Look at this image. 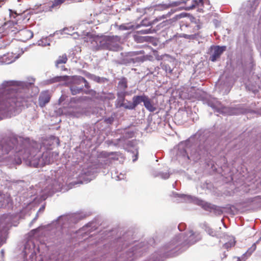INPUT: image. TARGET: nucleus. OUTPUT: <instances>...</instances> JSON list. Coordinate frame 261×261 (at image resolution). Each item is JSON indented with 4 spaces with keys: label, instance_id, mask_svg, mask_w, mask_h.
Segmentation results:
<instances>
[{
    "label": "nucleus",
    "instance_id": "obj_13",
    "mask_svg": "<svg viewBox=\"0 0 261 261\" xmlns=\"http://www.w3.org/2000/svg\"><path fill=\"white\" fill-rule=\"evenodd\" d=\"M225 46L220 47L219 46H214L211 49V55L210 60L213 61H216L218 59L223 52L225 50Z\"/></svg>",
    "mask_w": 261,
    "mask_h": 261
},
{
    "label": "nucleus",
    "instance_id": "obj_22",
    "mask_svg": "<svg viewBox=\"0 0 261 261\" xmlns=\"http://www.w3.org/2000/svg\"><path fill=\"white\" fill-rule=\"evenodd\" d=\"M127 87V81L126 79L123 78L119 82L118 88L120 91H125Z\"/></svg>",
    "mask_w": 261,
    "mask_h": 261
},
{
    "label": "nucleus",
    "instance_id": "obj_25",
    "mask_svg": "<svg viewBox=\"0 0 261 261\" xmlns=\"http://www.w3.org/2000/svg\"><path fill=\"white\" fill-rule=\"evenodd\" d=\"M2 198V195H0V202L2 203L0 205L3 206L4 205L5 203H8L9 204L11 202V198L10 197V195L6 194L4 195V196L3 197V200L2 201L1 200V198Z\"/></svg>",
    "mask_w": 261,
    "mask_h": 261
},
{
    "label": "nucleus",
    "instance_id": "obj_8",
    "mask_svg": "<svg viewBox=\"0 0 261 261\" xmlns=\"http://www.w3.org/2000/svg\"><path fill=\"white\" fill-rule=\"evenodd\" d=\"M107 41H106L105 49L112 50L114 51L118 50L120 48V38L118 36H106Z\"/></svg>",
    "mask_w": 261,
    "mask_h": 261
},
{
    "label": "nucleus",
    "instance_id": "obj_2",
    "mask_svg": "<svg viewBox=\"0 0 261 261\" xmlns=\"http://www.w3.org/2000/svg\"><path fill=\"white\" fill-rule=\"evenodd\" d=\"M25 90L23 82L5 81L0 85V116H10L19 111L25 101L23 96Z\"/></svg>",
    "mask_w": 261,
    "mask_h": 261
},
{
    "label": "nucleus",
    "instance_id": "obj_47",
    "mask_svg": "<svg viewBox=\"0 0 261 261\" xmlns=\"http://www.w3.org/2000/svg\"><path fill=\"white\" fill-rule=\"evenodd\" d=\"M141 25H150V23L149 22L148 24H146L145 23V21L143 20L142 21V22H141Z\"/></svg>",
    "mask_w": 261,
    "mask_h": 261
},
{
    "label": "nucleus",
    "instance_id": "obj_44",
    "mask_svg": "<svg viewBox=\"0 0 261 261\" xmlns=\"http://www.w3.org/2000/svg\"><path fill=\"white\" fill-rule=\"evenodd\" d=\"M137 251H138V247H135L133 249V253L132 255H135L136 254H137Z\"/></svg>",
    "mask_w": 261,
    "mask_h": 261
},
{
    "label": "nucleus",
    "instance_id": "obj_54",
    "mask_svg": "<svg viewBox=\"0 0 261 261\" xmlns=\"http://www.w3.org/2000/svg\"><path fill=\"white\" fill-rule=\"evenodd\" d=\"M260 239H261V238L259 239V240L258 241H259Z\"/></svg>",
    "mask_w": 261,
    "mask_h": 261
},
{
    "label": "nucleus",
    "instance_id": "obj_19",
    "mask_svg": "<svg viewBox=\"0 0 261 261\" xmlns=\"http://www.w3.org/2000/svg\"><path fill=\"white\" fill-rule=\"evenodd\" d=\"M147 97V96L145 95L134 96L133 97V102L135 108L141 102H143L144 103Z\"/></svg>",
    "mask_w": 261,
    "mask_h": 261
},
{
    "label": "nucleus",
    "instance_id": "obj_52",
    "mask_svg": "<svg viewBox=\"0 0 261 261\" xmlns=\"http://www.w3.org/2000/svg\"><path fill=\"white\" fill-rule=\"evenodd\" d=\"M123 140V138L119 139V141L120 142V141H121V140Z\"/></svg>",
    "mask_w": 261,
    "mask_h": 261
},
{
    "label": "nucleus",
    "instance_id": "obj_32",
    "mask_svg": "<svg viewBox=\"0 0 261 261\" xmlns=\"http://www.w3.org/2000/svg\"><path fill=\"white\" fill-rule=\"evenodd\" d=\"M67 77V76H57L55 78L53 79L50 80V83L57 82L58 81H60V80H65L66 79Z\"/></svg>",
    "mask_w": 261,
    "mask_h": 261
},
{
    "label": "nucleus",
    "instance_id": "obj_3",
    "mask_svg": "<svg viewBox=\"0 0 261 261\" xmlns=\"http://www.w3.org/2000/svg\"><path fill=\"white\" fill-rule=\"evenodd\" d=\"M201 236L198 232H193L192 231H190L186 236L184 237L182 233L179 234L176 236L173 240H172L169 244L166 246V250L168 252H171V254H174L176 252L177 248L179 245H191L198 241L201 239Z\"/></svg>",
    "mask_w": 261,
    "mask_h": 261
},
{
    "label": "nucleus",
    "instance_id": "obj_20",
    "mask_svg": "<svg viewBox=\"0 0 261 261\" xmlns=\"http://www.w3.org/2000/svg\"><path fill=\"white\" fill-rule=\"evenodd\" d=\"M144 106L145 108L150 112H153L156 109L148 96L146 97L144 102Z\"/></svg>",
    "mask_w": 261,
    "mask_h": 261
},
{
    "label": "nucleus",
    "instance_id": "obj_7",
    "mask_svg": "<svg viewBox=\"0 0 261 261\" xmlns=\"http://www.w3.org/2000/svg\"><path fill=\"white\" fill-rule=\"evenodd\" d=\"M59 113L70 116L74 117H79L82 114V111L80 108L74 107L72 105V101L68 104L67 107H64L63 108H60Z\"/></svg>",
    "mask_w": 261,
    "mask_h": 261
},
{
    "label": "nucleus",
    "instance_id": "obj_4",
    "mask_svg": "<svg viewBox=\"0 0 261 261\" xmlns=\"http://www.w3.org/2000/svg\"><path fill=\"white\" fill-rule=\"evenodd\" d=\"M85 42L88 43V46L93 50L105 49L107 38L105 36H96L91 33H86V35H82Z\"/></svg>",
    "mask_w": 261,
    "mask_h": 261
},
{
    "label": "nucleus",
    "instance_id": "obj_48",
    "mask_svg": "<svg viewBox=\"0 0 261 261\" xmlns=\"http://www.w3.org/2000/svg\"><path fill=\"white\" fill-rule=\"evenodd\" d=\"M137 154H138V153L136 154V155H135V158H134L133 159V162H135L136 161H137V160L138 159V157H137Z\"/></svg>",
    "mask_w": 261,
    "mask_h": 261
},
{
    "label": "nucleus",
    "instance_id": "obj_24",
    "mask_svg": "<svg viewBox=\"0 0 261 261\" xmlns=\"http://www.w3.org/2000/svg\"><path fill=\"white\" fill-rule=\"evenodd\" d=\"M67 61V56L66 55H63L60 56L56 62V65L58 68L60 67V65L65 63Z\"/></svg>",
    "mask_w": 261,
    "mask_h": 261
},
{
    "label": "nucleus",
    "instance_id": "obj_35",
    "mask_svg": "<svg viewBox=\"0 0 261 261\" xmlns=\"http://www.w3.org/2000/svg\"><path fill=\"white\" fill-rule=\"evenodd\" d=\"M205 230L208 233V234H210V236H212L213 237L217 236L216 233L215 231H214L212 228H211L208 227L206 228Z\"/></svg>",
    "mask_w": 261,
    "mask_h": 261
},
{
    "label": "nucleus",
    "instance_id": "obj_1",
    "mask_svg": "<svg viewBox=\"0 0 261 261\" xmlns=\"http://www.w3.org/2000/svg\"><path fill=\"white\" fill-rule=\"evenodd\" d=\"M27 141L15 135H10L0 143V162L20 164L21 159L26 160L30 166L35 167L43 166L56 161L59 156L57 151L46 150L41 154H35L38 150L25 148Z\"/></svg>",
    "mask_w": 261,
    "mask_h": 261
},
{
    "label": "nucleus",
    "instance_id": "obj_28",
    "mask_svg": "<svg viewBox=\"0 0 261 261\" xmlns=\"http://www.w3.org/2000/svg\"><path fill=\"white\" fill-rule=\"evenodd\" d=\"M104 155L107 158V159L105 161V164L106 165H109L111 163V160H115V159L111 156L113 154V152L111 153H107V152H104L103 153Z\"/></svg>",
    "mask_w": 261,
    "mask_h": 261
},
{
    "label": "nucleus",
    "instance_id": "obj_6",
    "mask_svg": "<svg viewBox=\"0 0 261 261\" xmlns=\"http://www.w3.org/2000/svg\"><path fill=\"white\" fill-rule=\"evenodd\" d=\"M80 219L79 215L76 214L62 216L58 218L56 222H53V225H57V228L63 229L65 228L68 223H75Z\"/></svg>",
    "mask_w": 261,
    "mask_h": 261
},
{
    "label": "nucleus",
    "instance_id": "obj_49",
    "mask_svg": "<svg viewBox=\"0 0 261 261\" xmlns=\"http://www.w3.org/2000/svg\"><path fill=\"white\" fill-rule=\"evenodd\" d=\"M183 226H184V224H180L178 226V228H179L180 231H181V227H182Z\"/></svg>",
    "mask_w": 261,
    "mask_h": 261
},
{
    "label": "nucleus",
    "instance_id": "obj_41",
    "mask_svg": "<svg viewBox=\"0 0 261 261\" xmlns=\"http://www.w3.org/2000/svg\"><path fill=\"white\" fill-rule=\"evenodd\" d=\"M10 218H11L10 215H7L6 217H5V218L4 219V221L8 224H10V223H11V222H10Z\"/></svg>",
    "mask_w": 261,
    "mask_h": 261
},
{
    "label": "nucleus",
    "instance_id": "obj_16",
    "mask_svg": "<svg viewBox=\"0 0 261 261\" xmlns=\"http://www.w3.org/2000/svg\"><path fill=\"white\" fill-rule=\"evenodd\" d=\"M19 58L18 56H13V53L8 54L7 55H4L1 59V63L2 64H9L14 62Z\"/></svg>",
    "mask_w": 261,
    "mask_h": 261
},
{
    "label": "nucleus",
    "instance_id": "obj_11",
    "mask_svg": "<svg viewBox=\"0 0 261 261\" xmlns=\"http://www.w3.org/2000/svg\"><path fill=\"white\" fill-rule=\"evenodd\" d=\"M186 143H180L177 146L174 148L172 152L173 154L176 153L177 157H182L184 159H189L186 149Z\"/></svg>",
    "mask_w": 261,
    "mask_h": 261
},
{
    "label": "nucleus",
    "instance_id": "obj_10",
    "mask_svg": "<svg viewBox=\"0 0 261 261\" xmlns=\"http://www.w3.org/2000/svg\"><path fill=\"white\" fill-rule=\"evenodd\" d=\"M180 197L183 199L184 201L185 202H191V201H195L197 204L201 205L204 209L206 210H208L209 208H211V204L206 203L201 200L197 199L195 197H191L190 195H180Z\"/></svg>",
    "mask_w": 261,
    "mask_h": 261
},
{
    "label": "nucleus",
    "instance_id": "obj_53",
    "mask_svg": "<svg viewBox=\"0 0 261 261\" xmlns=\"http://www.w3.org/2000/svg\"><path fill=\"white\" fill-rule=\"evenodd\" d=\"M259 113H260V114H261V109H260V111H259Z\"/></svg>",
    "mask_w": 261,
    "mask_h": 261
},
{
    "label": "nucleus",
    "instance_id": "obj_14",
    "mask_svg": "<svg viewBox=\"0 0 261 261\" xmlns=\"http://www.w3.org/2000/svg\"><path fill=\"white\" fill-rule=\"evenodd\" d=\"M50 94L48 91L42 92L39 97V106L42 108L44 107L50 101Z\"/></svg>",
    "mask_w": 261,
    "mask_h": 261
},
{
    "label": "nucleus",
    "instance_id": "obj_36",
    "mask_svg": "<svg viewBox=\"0 0 261 261\" xmlns=\"http://www.w3.org/2000/svg\"><path fill=\"white\" fill-rule=\"evenodd\" d=\"M77 79L80 82V83L84 84L85 86L86 87H88L87 82L84 78L81 76H79L77 77Z\"/></svg>",
    "mask_w": 261,
    "mask_h": 261
},
{
    "label": "nucleus",
    "instance_id": "obj_29",
    "mask_svg": "<svg viewBox=\"0 0 261 261\" xmlns=\"http://www.w3.org/2000/svg\"><path fill=\"white\" fill-rule=\"evenodd\" d=\"M235 244V241L233 237H230L228 242L224 244L223 247L226 249H228L232 246H233Z\"/></svg>",
    "mask_w": 261,
    "mask_h": 261
},
{
    "label": "nucleus",
    "instance_id": "obj_17",
    "mask_svg": "<svg viewBox=\"0 0 261 261\" xmlns=\"http://www.w3.org/2000/svg\"><path fill=\"white\" fill-rule=\"evenodd\" d=\"M126 92L125 91H119L117 93V99L115 102L116 108H119L122 107V105L125 102V97Z\"/></svg>",
    "mask_w": 261,
    "mask_h": 261
},
{
    "label": "nucleus",
    "instance_id": "obj_12",
    "mask_svg": "<svg viewBox=\"0 0 261 261\" xmlns=\"http://www.w3.org/2000/svg\"><path fill=\"white\" fill-rule=\"evenodd\" d=\"M142 52V51H140L128 53L126 57L128 62L135 63L143 62L144 60V57L138 56L139 54H143Z\"/></svg>",
    "mask_w": 261,
    "mask_h": 261
},
{
    "label": "nucleus",
    "instance_id": "obj_23",
    "mask_svg": "<svg viewBox=\"0 0 261 261\" xmlns=\"http://www.w3.org/2000/svg\"><path fill=\"white\" fill-rule=\"evenodd\" d=\"M249 6L250 7V10L249 11V15H252V13L256 9L258 6V0H251L249 2Z\"/></svg>",
    "mask_w": 261,
    "mask_h": 261
},
{
    "label": "nucleus",
    "instance_id": "obj_37",
    "mask_svg": "<svg viewBox=\"0 0 261 261\" xmlns=\"http://www.w3.org/2000/svg\"><path fill=\"white\" fill-rule=\"evenodd\" d=\"M84 35H86V34H85L84 32H83V34H81V35H79L77 33H76V32H73V33H72V35H71L70 36H73V38L74 39H77V38H78L79 37H80V36L82 37V38H83V36H82V35H84Z\"/></svg>",
    "mask_w": 261,
    "mask_h": 261
},
{
    "label": "nucleus",
    "instance_id": "obj_15",
    "mask_svg": "<svg viewBox=\"0 0 261 261\" xmlns=\"http://www.w3.org/2000/svg\"><path fill=\"white\" fill-rule=\"evenodd\" d=\"M17 35L20 37V41L25 42L33 37V33L29 30L22 29L18 32Z\"/></svg>",
    "mask_w": 261,
    "mask_h": 261
},
{
    "label": "nucleus",
    "instance_id": "obj_40",
    "mask_svg": "<svg viewBox=\"0 0 261 261\" xmlns=\"http://www.w3.org/2000/svg\"><path fill=\"white\" fill-rule=\"evenodd\" d=\"M66 97H67L65 95H62L59 99V104H61L64 101H65L66 100Z\"/></svg>",
    "mask_w": 261,
    "mask_h": 261
},
{
    "label": "nucleus",
    "instance_id": "obj_51",
    "mask_svg": "<svg viewBox=\"0 0 261 261\" xmlns=\"http://www.w3.org/2000/svg\"><path fill=\"white\" fill-rule=\"evenodd\" d=\"M148 261H156V260L152 259H150L148 260Z\"/></svg>",
    "mask_w": 261,
    "mask_h": 261
},
{
    "label": "nucleus",
    "instance_id": "obj_42",
    "mask_svg": "<svg viewBox=\"0 0 261 261\" xmlns=\"http://www.w3.org/2000/svg\"><path fill=\"white\" fill-rule=\"evenodd\" d=\"M44 209V206H42L40 209L38 211V213H37V214L36 215V216L35 217V218L32 220V222L31 223H34L36 220V219H37L38 218V213L41 211H43Z\"/></svg>",
    "mask_w": 261,
    "mask_h": 261
},
{
    "label": "nucleus",
    "instance_id": "obj_38",
    "mask_svg": "<svg viewBox=\"0 0 261 261\" xmlns=\"http://www.w3.org/2000/svg\"><path fill=\"white\" fill-rule=\"evenodd\" d=\"M133 28V26L132 25H128V26H126L125 25H121L120 26V29L123 30H129Z\"/></svg>",
    "mask_w": 261,
    "mask_h": 261
},
{
    "label": "nucleus",
    "instance_id": "obj_45",
    "mask_svg": "<svg viewBox=\"0 0 261 261\" xmlns=\"http://www.w3.org/2000/svg\"><path fill=\"white\" fill-rule=\"evenodd\" d=\"M131 135H132L131 133H129L127 132L125 134V137L126 138H130V137H131Z\"/></svg>",
    "mask_w": 261,
    "mask_h": 261
},
{
    "label": "nucleus",
    "instance_id": "obj_31",
    "mask_svg": "<svg viewBox=\"0 0 261 261\" xmlns=\"http://www.w3.org/2000/svg\"><path fill=\"white\" fill-rule=\"evenodd\" d=\"M112 177L113 178H114L117 180H120L124 179V175L122 173H120L119 175H117V173L115 172L114 173H112Z\"/></svg>",
    "mask_w": 261,
    "mask_h": 261
},
{
    "label": "nucleus",
    "instance_id": "obj_33",
    "mask_svg": "<svg viewBox=\"0 0 261 261\" xmlns=\"http://www.w3.org/2000/svg\"><path fill=\"white\" fill-rule=\"evenodd\" d=\"M162 68L168 73H171L173 70V69L168 64H163Z\"/></svg>",
    "mask_w": 261,
    "mask_h": 261
},
{
    "label": "nucleus",
    "instance_id": "obj_26",
    "mask_svg": "<svg viewBox=\"0 0 261 261\" xmlns=\"http://www.w3.org/2000/svg\"><path fill=\"white\" fill-rule=\"evenodd\" d=\"M122 107L128 110H134L135 109L133 102L127 100H125V102L122 105Z\"/></svg>",
    "mask_w": 261,
    "mask_h": 261
},
{
    "label": "nucleus",
    "instance_id": "obj_50",
    "mask_svg": "<svg viewBox=\"0 0 261 261\" xmlns=\"http://www.w3.org/2000/svg\"><path fill=\"white\" fill-rule=\"evenodd\" d=\"M61 67L62 68V70H66V68H63V66H61Z\"/></svg>",
    "mask_w": 261,
    "mask_h": 261
},
{
    "label": "nucleus",
    "instance_id": "obj_27",
    "mask_svg": "<svg viewBox=\"0 0 261 261\" xmlns=\"http://www.w3.org/2000/svg\"><path fill=\"white\" fill-rule=\"evenodd\" d=\"M38 45L41 46L50 45V42L47 37L42 38L38 41Z\"/></svg>",
    "mask_w": 261,
    "mask_h": 261
},
{
    "label": "nucleus",
    "instance_id": "obj_30",
    "mask_svg": "<svg viewBox=\"0 0 261 261\" xmlns=\"http://www.w3.org/2000/svg\"><path fill=\"white\" fill-rule=\"evenodd\" d=\"M83 87H77L75 86H72L70 88L71 92L73 95L80 93Z\"/></svg>",
    "mask_w": 261,
    "mask_h": 261
},
{
    "label": "nucleus",
    "instance_id": "obj_5",
    "mask_svg": "<svg viewBox=\"0 0 261 261\" xmlns=\"http://www.w3.org/2000/svg\"><path fill=\"white\" fill-rule=\"evenodd\" d=\"M208 105L220 113L229 115H237L238 114L236 109L224 107L217 99L214 98L208 100Z\"/></svg>",
    "mask_w": 261,
    "mask_h": 261
},
{
    "label": "nucleus",
    "instance_id": "obj_18",
    "mask_svg": "<svg viewBox=\"0 0 261 261\" xmlns=\"http://www.w3.org/2000/svg\"><path fill=\"white\" fill-rule=\"evenodd\" d=\"M186 5L185 9L190 10L194 8L202 0H182Z\"/></svg>",
    "mask_w": 261,
    "mask_h": 261
},
{
    "label": "nucleus",
    "instance_id": "obj_43",
    "mask_svg": "<svg viewBox=\"0 0 261 261\" xmlns=\"http://www.w3.org/2000/svg\"><path fill=\"white\" fill-rule=\"evenodd\" d=\"M141 32L142 34H146L150 33L151 32V31H150V29H147V30H141Z\"/></svg>",
    "mask_w": 261,
    "mask_h": 261
},
{
    "label": "nucleus",
    "instance_id": "obj_39",
    "mask_svg": "<svg viewBox=\"0 0 261 261\" xmlns=\"http://www.w3.org/2000/svg\"><path fill=\"white\" fill-rule=\"evenodd\" d=\"M160 175H161V177L163 179H165L168 178L169 177V173H167V172L161 173L160 174Z\"/></svg>",
    "mask_w": 261,
    "mask_h": 261
},
{
    "label": "nucleus",
    "instance_id": "obj_46",
    "mask_svg": "<svg viewBox=\"0 0 261 261\" xmlns=\"http://www.w3.org/2000/svg\"><path fill=\"white\" fill-rule=\"evenodd\" d=\"M88 227H89V225H87L84 226L82 228V231H86Z\"/></svg>",
    "mask_w": 261,
    "mask_h": 261
},
{
    "label": "nucleus",
    "instance_id": "obj_21",
    "mask_svg": "<svg viewBox=\"0 0 261 261\" xmlns=\"http://www.w3.org/2000/svg\"><path fill=\"white\" fill-rule=\"evenodd\" d=\"M74 28L72 27L64 28L63 29L57 31L55 33L54 35H63V34H67L71 35L74 32Z\"/></svg>",
    "mask_w": 261,
    "mask_h": 261
},
{
    "label": "nucleus",
    "instance_id": "obj_9",
    "mask_svg": "<svg viewBox=\"0 0 261 261\" xmlns=\"http://www.w3.org/2000/svg\"><path fill=\"white\" fill-rule=\"evenodd\" d=\"M61 187L62 185L60 183L58 184L55 181L53 185L46 188L42 192V194L41 195V199L45 200L47 196H51L54 193L60 190Z\"/></svg>",
    "mask_w": 261,
    "mask_h": 261
},
{
    "label": "nucleus",
    "instance_id": "obj_34",
    "mask_svg": "<svg viewBox=\"0 0 261 261\" xmlns=\"http://www.w3.org/2000/svg\"><path fill=\"white\" fill-rule=\"evenodd\" d=\"M256 243H254L251 247L248 249L247 251L246 252V253L248 255H250L255 249H256Z\"/></svg>",
    "mask_w": 261,
    "mask_h": 261
}]
</instances>
